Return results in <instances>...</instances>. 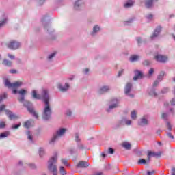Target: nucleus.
<instances>
[{
    "mask_svg": "<svg viewBox=\"0 0 175 175\" xmlns=\"http://www.w3.org/2000/svg\"><path fill=\"white\" fill-rule=\"evenodd\" d=\"M62 163H63V165H65V166H68V160L62 159Z\"/></svg>",
    "mask_w": 175,
    "mask_h": 175,
    "instance_id": "obj_31",
    "label": "nucleus"
},
{
    "mask_svg": "<svg viewBox=\"0 0 175 175\" xmlns=\"http://www.w3.org/2000/svg\"><path fill=\"white\" fill-rule=\"evenodd\" d=\"M54 55H55V53H52L51 55H49V59H51V58H53V57H54Z\"/></svg>",
    "mask_w": 175,
    "mask_h": 175,
    "instance_id": "obj_38",
    "label": "nucleus"
},
{
    "mask_svg": "<svg viewBox=\"0 0 175 175\" xmlns=\"http://www.w3.org/2000/svg\"><path fill=\"white\" fill-rule=\"evenodd\" d=\"M9 135H10L9 131L2 133L0 135V139H3V137H8V136H9Z\"/></svg>",
    "mask_w": 175,
    "mask_h": 175,
    "instance_id": "obj_18",
    "label": "nucleus"
},
{
    "mask_svg": "<svg viewBox=\"0 0 175 175\" xmlns=\"http://www.w3.org/2000/svg\"><path fill=\"white\" fill-rule=\"evenodd\" d=\"M131 118H132L133 120H136V111H133L131 112Z\"/></svg>",
    "mask_w": 175,
    "mask_h": 175,
    "instance_id": "obj_27",
    "label": "nucleus"
},
{
    "mask_svg": "<svg viewBox=\"0 0 175 175\" xmlns=\"http://www.w3.org/2000/svg\"><path fill=\"white\" fill-rule=\"evenodd\" d=\"M151 157H161V152L159 153H155L154 152H148V158L150 159Z\"/></svg>",
    "mask_w": 175,
    "mask_h": 175,
    "instance_id": "obj_11",
    "label": "nucleus"
},
{
    "mask_svg": "<svg viewBox=\"0 0 175 175\" xmlns=\"http://www.w3.org/2000/svg\"><path fill=\"white\" fill-rule=\"evenodd\" d=\"M32 126V124L29 121H27L24 123L25 128H31Z\"/></svg>",
    "mask_w": 175,
    "mask_h": 175,
    "instance_id": "obj_23",
    "label": "nucleus"
},
{
    "mask_svg": "<svg viewBox=\"0 0 175 175\" xmlns=\"http://www.w3.org/2000/svg\"><path fill=\"white\" fill-rule=\"evenodd\" d=\"M139 125H147V119L142 118Z\"/></svg>",
    "mask_w": 175,
    "mask_h": 175,
    "instance_id": "obj_24",
    "label": "nucleus"
},
{
    "mask_svg": "<svg viewBox=\"0 0 175 175\" xmlns=\"http://www.w3.org/2000/svg\"><path fill=\"white\" fill-rule=\"evenodd\" d=\"M3 64L7 65V66H10V65H12V63H10V62H9L8 60H4L3 61Z\"/></svg>",
    "mask_w": 175,
    "mask_h": 175,
    "instance_id": "obj_29",
    "label": "nucleus"
},
{
    "mask_svg": "<svg viewBox=\"0 0 175 175\" xmlns=\"http://www.w3.org/2000/svg\"><path fill=\"white\" fill-rule=\"evenodd\" d=\"M135 73V76L134 77L133 80H137V79H142V77H143V73H142V72L136 70Z\"/></svg>",
    "mask_w": 175,
    "mask_h": 175,
    "instance_id": "obj_10",
    "label": "nucleus"
},
{
    "mask_svg": "<svg viewBox=\"0 0 175 175\" xmlns=\"http://www.w3.org/2000/svg\"><path fill=\"white\" fill-rule=\"evenodd\" d=\"M100 28L98 26H95L93 29V32H98V31H100Z\"/></svg>",
    "mask_w": 175,
    "mask_h": 175,
    "instance_id": "obj_30",
    "label": "nucleus"
},
{
    "mask_svg": "<svg viewBox=\"0 0 175 175\" xmlns=\"http://www.w3.org/2000/svg\"><path fill=\"white\" fill-rule=\"evenodd\" d=\"M81 1H77L75 5V8L79 7V3H80Z\"/></svg>",
    "mask_w": 175,
    "mask_h": 175,
    "instance_id": "obj_40",
    "label": "nucleus"
},
{
    "mask_svg": "<svg viewBox=\"0 0 175 175\" xmlns=\"http://www.w3.org/2000/svg\"><path fill=\"white\" fill-rule=\"evenodd\" d=\"M109 154H114V150L111 148H109Z\"/></svg>",
    "mask_w": 175,
    "mask_h": 175,
    "instance_id": "obj_34",
    "label": "nucleus"
},
{
    "mask_svg": "<svg viewBox=\"0 0 175 175\" xmlns=\"http://www.w3.org/2000/svg\"><path fill=\"white\" fill-rule=\"evenodd\" d=\"M42 152H43V149H40V155L42 154Z\"/></svg>",
    "mask_w": 175,
    "mask_h": 175,
    "instance_id": "obj_56",
    "label": "nucleus"
},
{
    "mask_svg": "<svg viewBox=\"0 0 175 175\" xmlns=\"http://www.w3.org/2000/svg\"><path fill=\"white\" fill-rule=\"evenodd\" d=\"M55 162H57V156L51 157L49 161L48 169H49L51 172H53V175H57V167L54 165Z\"/></svg>",
    "mask_w": 175,
    "mask_h": 175,
    "instance_id": "obj_2",
    "label": "nucleus"
},
{
    "mask_svg": "<svg viewBox=\"0 0 175 175\" xmlns=\"http://www.w3.org/2000/svg\"><path fill=\"white\" fill-rule=\"evenodd\" d=\"M6 126V122H0V129H2Z\"/></svg>",
    "mask_w": 175,
    "mask_h": 175,
    "instance_id": "obj_28",
    "label": "nucleus"
},
{
    "mask_svg": "<svg viewBox=\"0 0 175 175\" xmlns=\"http://www.w3.org/2000/svg\"><path fill=\"white\" fill-rule=\"evenodd\" d=\"M75 141H76V142H80V139L79 138V136L76 135V137H75Z\"/></svg>",
    "mask_w": 175,
    "mask_h": 175,
    "instance_id": "obj_42",
    "label": "nucleus"
},
{
    "mask_svg": "<svg viewBox=\"0 0 175 175\" xmlns=\"http://www.w3.org/2000/svg\"><path fill=\"white\" fill-rule=\"evenodd\" d=\"M25 106H26L29 110V111L33 114V116L34 117H36V118H38V113H36V112H35V111L33 110V108H29V107L28 106H31V103L29 102H26V103H25Z\"/></svg>",
    "mask_w": 175,
    "mask_h": 175,
    "instance_id": "obj_6",
    "label": "nucleus"
},
{
    "mask_svg": "<svg viewBox=\"0 0 175 175\" xmlns=\"http://www.w3.org/2000/svg\"><path fill=\"white\" fill-rule=\"evenodd\" d=\"M18 94H19V95H21V97L18 98L19 102H23L24 100V95L27 94V90L22 89L19 92H18Z\"/></svg>",
    "mask_w": 175,
    "mask_h": 175,
    "instance_id": "obj_8",
    "label": "nucleus"
},
{
    "mask_svg": "<svg viewBox=\"0 0 175 175\" xmlns=\"http://www.w3.org/2000/svg\"><path fill=\"white\" fill-rule=\"evenodd\" d=\"M85 73H88V72H90V70L88 68H86L85 70H84Z\"/></svg>",
    "mask_w": 175,
    "mask_h": 175,
    "instance_id": "obj_50",
    "label": "nucleus"
},
{
    "mask_svg": "<svg viewBox=\"0 0 175 175\" xmlns=\"http://www.w3.org/2000/svg\"><path fill=\"white\" fill-rule=\"evenodd\" d=\"M148 18L149 20H151V18H152V15H151V14L148 15Z\"/></svg>",
    "mask_w": 175,
    "mask_h": 175,
    "instance_id": "obj_45",
    "label": "nucleus"
},
{
    "mask_svg": "<svg viewBox=\"0 0 175 175\" xmlns=\"http://www.w3.org/2000/svg\"><path fill=\"white\" fill-rule=\"evenodd\" d=\"M4 84L5 87H8V88H18V87L23 85L22 82H15L14 83H11L8 79L4 81Z\"/></svg>",
    "mask_w": 175,
    "mask_h": 175,
    "instance_id": "obj_3",
    "label": "nucleus"
},
{
    "mask_svg": "<svg viewBox=\"0 0 175 175\" xmlns=\"http://www.w3.org/2000/svg\"><path fill=\"white\" fill-rule=\"evenodd\" d=\"M107 91H109V87L104 86L100 90V94H103V92H107Z\"/></svg>",
    "mask_w": 175,
    "mask_h": 175,
    "instance_id": "obj_22",
    "label": "nucleus"
},
{
    "mask_svg": "<svg viewBox=\"0 0 175 175\" xmlns=\"http://www.w3.org/2000/svg\"><path fill=\"white\" fill-rule=\"evenodd\" d=\"M154 73V69L151 68L149 70V76H151Z\"/></svg>",
    "mask_w": 175,
    "mask_h": 175,
    "instance_id": "obj_35",
    "label": "nucleus"
},
{
    "mask_svg": "<svg viewBox=\"0 0 175 175\" xmlns=\"http://www.w3.org/2000/svg\"><path fill=\"white\" fill-rule=\"evenodd\" d=\"M10 73H16V70H11Z\"/></svg>",
    "mask_w": 175,
    "mask_h": 175,
    "instance_id": "obj_52",
    "label": "nucleus"
},
{
    "mask_svg": "<svg viewBox=\"0 0 175 175\" xmlns=\"http://www.w3.org/2000/svg\"><path fill=\"white\" fill-rule=\"evenodd\" d=\"M155 59L159 62H166L167 61V57L163 56L162 55H157L155 56Z\"/></svg>",
    "mask_w": 175,
    "mask_h": 175,
    "instance_id": "obj_7",
    "label": "nucleus"
},
{
    "mask_svg": "<svg viewBox=\"0 0 175 175\" xmlns=\"http://www.w3.org/2000/svg\"><path fill=\"white\" fill-rule=\"evenodd\" d=\"M148 175H154V172H148Z\"/></svg>",
    "mask_w": 175,
    "mask_h": 175,
    "instance_id": "obj_44",
    "label": "nucleus"
},
{
    "mask_svg": "<svg viewBox=\"0 0 175 175\" xmlns=\"http://www.w3.org/2000/svg\"><path fill=\"white\" fill-rule=\"evenodd\" d=\"M59 172L60 174L62 175L66 174V172H65V168H64V167H60Z\"/></svg>",
    "mask_w": 175,
    "mask_h": 175,
    "instance_id": "obj_25",
    "label": "nucleus"
},
{
    "mask_svg": "<svg viewBox=\"0 0 175 175\" xmlns=\"http://www.w3.org/2000/svg\"><path fill=\"white\" fill-rule=\"evenodd\" d=\"M157 83H158V81H155L154 85H157Z\"/></svg>",
    "mask_w": 175,
    "mask_h": 175,
    "instance_id": "obj_59",
    "label": "nucleus"
},
{
    "mask_svg": "<svg viewBox=\"0 0 175 175\" xmlns=\"http://www.w3.org/2000/svg\"><path fill=\"white\" fill-rule=\"evenodd\" d=\"M42 98L44 99V102L46 105L44 113H43V119L49 120L50 118V116L51 114V110L50 109V105H49V95L47 94V90H44L42 92Z\"/></svg>",
    "mask_w": 175,
    "mask_h": 175,
    "instance_id": "obj_1",
    "label": "nucleus"
},
{
    "mask_svg": "<svg viewBox=\"0 0 175 175\" xmlns=\"http://www.w3.org/2000/svg\"><path fill=\"white\" fill-rule=\"evenodd\" d=\"M131 122H132L131 120H128L126 122V125H131Z\"/></svg>",
    "mask_w": 175,
    "mask_h": 175,
    "instance_id": "obj_43",
    "label": "nucleus"
},
{
    "mask_svg": "<svg viewBox=\"0 0 175 175\" xmlns=\"http://www.w3.org/2000/svg\"><path fill=\"white\" fill-rule=\"evenodd\" d=\"M18 47H20V43L17 42L12 41L8 44V48L12 50H16V49H18Z\"/></svg>",
    "mask_w": 175,
    "mask_h": 175,
    "instance_id": "obj_5",
    "label": "nucleus"
},
{
    "mask_svg": "<svg viewBox=\"0 0 175 175\" xmlns=\"http://www.w3.org/2000/svg\"><path fill=\"white\" fill-rule=\"evenodd\" d=\"M32 96L35 99H40V96L36 93V90L32 91Z\"/></svg>",
    "mask_w": 175,
    "mask_h": 175,
    "instance_id": "obj_16",
    "label": "nucleus"
},
{
    "mask_svg": "<svg viewBox=\"0 0 175 175\" xmlns=\"http://www.w3.org/2000/svg\"><path fill=\"white\" fill-rule=\"evenodd\" d=\"M132 88V84L127 83L126 88H125V94H128L129 91H131V88Z\"/></svg>",
    "mask_w": 175,
    "mask_h": 175,
    "instance_id": "obj_17",
    "label": "nucleus"
},
{
    "mask_svg": "<svg viewBox=\"0 0 175 175\" xmlns=\"http://www.w3.org/2000/svg\"><path fill=\"white\" fill-rule=\"evenodd\" d=\"M66 131V129H59L55 135H54L53 138L51 139V142H55V139H58V137H61V136H62V135H64V133H65V132Z\"/></svg>",
    "mask_w": 175,
    "mask_h": 175,
    "instance_id": "obj_4",
    "label": "nucleus"
},
{
    "mask_svg": "<svg viewBox=\"0 0 175 175\" xmlns=\"http://www.w3.org/2000/svg\"><path fill=\"white\" fill-rule=\"evenodd\" d=\"M162 118H166V113H163L162 114Z\"/></svg>",
    "mask_w": 175,
    "mask_h": 175,
    "instance_id": "obj_53",
    "label": "nucleus"
},
{
    "mask_svg": "<svg viewBox=\"0 0 175 175\" xmlns=\"http://www.w3.org/2000/svg\"><path fill=\"white\" fill-rule=\"evenodd\" d=\"M159 32H161V27H158V28L155 30L154 33H153L152 36L151 37L152 39H154V38L158 36V34L159 33Z\"/></svg>",
    "mask_w": 175,
    "mask_h": 175,
    "instance_id": "obj_14",
    "label": "nucleus"
},
{
    "mask_svg": "<svg viewBox=\"0 0 175 175\" xmlns=\"http://www.w3.org/2000/svg\"><path fill=\"white\" fill-rule=\"evenodd\" d=\"M171 105H175V100L174 99H173L172 100V102H171Z\"/></svg>",
    "mask_w": 175,
    "mask_h": 175,
    "instance_id": "obj_51",
    "label": "nucleus"
},
{
    "mask_svg": "<svg viewBox=\"0 0 175 175\" xmlns=\"http://www.w3.org/2000/svg\"><path fill=\"white\" fill-rule=\"evenodd\" d=\"M139 59V56L137 55H132L130 57V61H131V62H135V61H137Z\"/></svg>",
    "mask_w": 175,
    "mask_h": 175,
    "instance_id": "obj_21",
    "label": "nucleus"
},
{
    "mask_svg": "<svg viewBox=\"0 0 175 175\" xmlns=\"http://www.w3.org/2000/svg\"><path fill=\"white\" fill-rule=\"evenodd\" d=\"M132 0H129L126 4H124V8H131V6H133V1Z\"/></svg>",
    "mask_w": 175,
    "mask_h": 175,
    "instance_id": "obj_20",
    "label": "nucleus"
},
{
    "mask_svg": "<svg viewBox=\"0 0 175 175\" xmlns=\"http://www.w3.org/2000/svg\"><path fill=\"white\" fill-rule=\"evenodd\" d=\"M3 110H5V105H1L0 107V111H3Z\"/></svg>",
    "mask_w": 175,
    "mask_h": 175,
    "instance_id": "obj_37",
    "label": "nucleus"
},
{
    "mask_svg": "<svg viewBox=\"0 0 175 175\" xmlns=\"http://www.w3.org/2000/svg\"><path fill=\"white\" fill-rule=\"evenodd\" d=\"M8 57L10 58H11V59H13L14 58V56L12 55H8Z\"/></svg>",
    "mask_w": 175,
    "mask_h": 175,
    "instance_id": "obj_46",
    "label": "nucleus"
},
{
    "mask_svg": "<svg viewBox=\"0 0 175 175\" xmlns=\"http://www.w3.org/2000/svg\"><path fill=\"white\" fill-rule=\"evenodd\" d=\"M167 126L170 131H172V126H170V123H167Z\"/></svg>",
    "mask_w": 175,
    "mask_h": 175,
    "instance_id": "obj_36",
    "label": "nucleus"
},
{
    "mask_svg": "<svg viewBox=\"0 0 175 175\" xmlns=\"http://www.w3.org/2000/svg\"><path fill=\"white\" fill-rule=\"evenodd\" d=\"M101 155L103 158H105V157H106V154H105V153H103Z\"/></svg>",
    "mask_w": 175,
    "mask_h": 175,
    "instance_id": "obj_57",
    "label": "nucleus"
},
{
    "mask_svg": "<svg viewBox=\"0 0 175 175\" xmlns=\"http://www.w3.org/2000/svg\"><path fill=\"white\" fill-rule=\"evenodd\" d=\"M13 94H17V90H13Z\"/></svg>",
    "mask_w": 175,
    "mask_h": 175,
    "instance_id": "obj_55",
    "label": "nucleus"
},
{
    "mask_svg": "<svg viewBox=\"0 0 175 175\" xmlns=\"http://www.w3.org/2000/svg\"><path fill=\"white\" fill-rule=\"evenodd\" d=\"M157 0H146V8H151L154 2H157Z\"/></svg>",
    "mask_w": 175,
    "mask_h": 175,
    "instance_id": "obj_12",
    "label": "nucleus"
},
{
    "mask_svg": "<svg viewBox=\"0 0 175 175\" xmlns=\"http://www.w3.org/2000/svg\"><path fill=\"white\" fill-rule=\"evenodd\" d=\"M117 107V104H115V105H111L110 107H109V109H114V107Z\"/></svg>",
    "mask_w": 175,
    "mask_h": 175,
    "instance_id": "obj_41",
    "label": "nucleus"
},
{
    "mask_svg": "<svg viewBox=\"0 0 175 175\" xmlns=\"http://www.w3.org/2000/svg\"><path fill=\"white\" fill-rule=\"evenodd\" d=\"M21 124H15L12 126V129H17V128H19Z\"/></svg>",
    "mask_w": 175,
    "mask_h": 175,
    "instance_id": "obj_33",
    "label": "nucleus"
},
{
    "mask_svg": "<svg viewBox=\"0 0 175 175\" xmlns=\"http://www.w3.org/2000/svg\"><path fill=\"white\" fill-rule=\"evenodd\" d=\"M6 94H3V96H0V102L3 100V99H5L6 98Z\"/></svg>",
    "mask_w": 175,
    "mask_h": 175,
    "instance_id": "obj_32",
    "label": "nucleus"
},
{
    "mask_svg": "<svg viewBox=\"0 0 175 175\" xmlns=\"http://www.w3.org/2000/svg\"><path fill=\"white\" fill-rule=\"evenodd\" d=\"M28 139H29V140H32V136L29 134L28 135Z\"/></svg>",
    "mask_w": 175,
    "mask_h": 175,
    "instance_id": "obj_48",
    "label": "nucleus"
},
{
    "mask_svg": "<svg viewBox=\"0 0 175 175\" xmlns=\"http://www.w3.org/2000/svg\"><path fill=\"white\" fill-rule=\"evenodd\" d=\"M122 147H124L126 150H129L131 148V144H129L128 142H124L122 144Z\"/></svg>",
    "mask_w": 175,
    "mask_h": 175,
    "instance_id": "obj_19",
    "label": "nucleus"
},
{
    "mask_svg": "<svg viewBox=\"0 0 175 175\" xmlns=\"http://www.w3.org/2000/svg\"><path fill=\"white\" fill-rule=\"evenodd\" d=\"M137 40L138 43H140V38H137Z\"/></svg>",
    "mask_w": 175,
    "mask_h": 175,
    "instance_id": "obj_58",
    "label": "nucleus"
},
{
    "mask_svg": "<svg viewBox=\"0 0 175 175\" xmlns=\"http://www.w3.org/2000/svg\"><path fill=\"white\" fill-rule=\"evenodd\" d=\"M150 63L148 62V61H145L144 62V65H148Z\"/></svg>",
    "mask_w": 175,
    "mask_h": 175,
    "instance_id": "obj_47",
    "label": "nucleus"
},
{
    "mask_svg": "<svg viewBox=\"0 0 175 175\" xmlns=\"http://www.w3.org/2000/svg\"><path fill=\"white\" fill-rule=\"evenodd\" d=\"M118 76H121V72H119Z\"/></svg>",
    "mask_w": 175,
    "mask_h": 175,
    "instance_id": "obj_60",
    "label": "nucleus"
},
{
    "mask_svg": "<svg viewBox=\"0 0 175 175\" xmlns=\"http://www.w3.org/2000/svg\"><path fill=\"white\" fill-rule=\"evenodd\" d=\"M139 165H146V159H141L138 161Z\"/></svg>",
    "mask_w": 175,
    "mask_h": 175,
    "instance_id": "obj_26",
    "label": "nucleus"
},
{
    "mask_svg": "<svg viewBox=\"0 0 175 175\" xmlns=\"http://www.w3.org/2000/svg\"><path fill=\"white\" fill-rule=\"evenodd\" d=\"M5 25V21L0 23V27Z\"/></svg>",
    "mask_w": 175,
    "mask_h": 175,
    "instance_id": "obj_49",
    "label": "nucleus"
},
{
    "mask_svg": "<svg viewBox=\"0 0 175 175\" xmlns=\"http://www.w3.org/2000/svg\"><path fill=\"white\" fill-rule=\"evenodd\" d=\"M88 163L84 161H81L77 165V167H88Z\"/></svg>",
    "mask_w": 175,
    "mask_h": 175,
    "instance_id": "obj_13",
    "label": "nucleus"
},
{
    "mask_svg": "<svg viewBox=\"0 0 175 175\" xmlns=\"http://www.w3.org/2000/svg\"><path fill=\"white\" fill-rule=\"evenodd\" d=\"M172 175H175V168H172L171 171Z\"/></svg>",
    "mask_w": 175,
    "mask_h": 175,
    "instance_id": "obj_39",
    "label": "nucleus"
},
{
    "mask_svg": "<svg viewBox=\"0 0 175 175\" xmlns=\"http://www.w3.org/2000/svg\"><path fill=\"white\" fill-rule=\"evenodd\" d=\"M168 136H169V137H170L171 139H173V138H174L173 135H172V134H170V133L168 134Z\"/></svg>",
    "mask_w": 175,
    "mask_h": 175,
    "instance_id": "obj_54",
    "label": "nucleus"
},
{
    "mask_svg": "<svg viewBox=\"0 0 175 175\" xmlns=\"http://www.w3.org/2000/svg\"><path fill=\"white\" fill-rule=\"evenodd\" d=\"M5 113L10 120H16V118H18L17 116L13 114L10 111H5Z\"/></svg>",
    "mask_w": 175,
    "mask_h": 175,
    "instance_id": "obj_9",
    "label": "nucleus"
},
{
    "mask_svg": "<svg viewBox=\"0 0 175 175\" xmlns=\"http://www.w3.org/2000/svg\"><path fill=\"white\" fill-rule=\"evenodd\" d=\"M58 88L59 90H60L61 91H66L68 90V88H69V85L66 83L65 87L62 88V86L61 85H58Z\"/></svg>",
    "mask_w": 175,
    "mask_h": 175,
    "instance_id": "obj_15",
    "label": "nucleus"
}]
</instances>
